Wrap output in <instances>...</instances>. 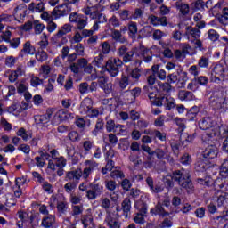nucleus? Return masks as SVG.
<instances>
[{
  "instance_id": "obj_1",
  "label": "nucleus",
  "mask_w": 228,
  "mask_h": 228,
  "mask_svg": "<svg viewBox=\"0 0 228 228\" xmlns=\"http://www.w3.org/2000/svg\"><path fill=\"white\" fill-rule=\"evenodd\" d=\"M174 183H177L178 186L183 190H193V181H191V174L188 169H176L171 174V180H166V186L167 188H174Z\"/></svg>"
},
{
  "instance_id": "obj_2",
  "label": "nucleus",
  "mask_w": 228,
  "mask_h": 228,
  "mask_svg": "<svg viewBox=\"0 0 228 228\" xmlns=\"http://www.w3.org/2000/svg\"><path fill=\"white\" fill-rule=\"evenodd\" d=\"M102 61H104V54L99 53V55L94 57L93 60L92 65L97 67L98 69H105V70L109 72L110 77H117L118 74L120 73L122 65H124L122 60L118 58L107 61L105 66L102 65Z\"/></svg>"
},
{
  "instance_id": "obj_3",
  "label": "nucleus",
  "mask_w": 228,
  "mask_h": 228,
  "mask_svg": "<svg viewBox=\"0 0 228 228\" xmlns=\"http://www.w3.org/2000/svg\"><path fill=\"white\" fill-rule=\"evenodd\" d=\"M198 126L201 131H208L210 129L211 132H207L202 135L201 140L204 143H209L215 136H216V130H215V126H216V121L213 120L211 117L201 118Z\"/></svg>"
},
{
  "instance_id": "obj_4",
  "label": "nucleus",
  "mask_w": 228,
  "mask_h": 228,
  "mask_svg": "<svg viewBox=\"0 0 228 228\" xmlns=\"http://www.w3.org/2000/svg\"><path fill=\"white\" fill-rule=\"evenodd\" d=\"M81 177H83V171H81V168L66 172L65 181H73L69 182L64 185L66 193H72V190H76V188H77V184H79Z\"/></svg>"
},
{
  "instance_id": "obj_5",
  "label": "nucleus",
  "mask_w": 228,
  "mask_h": 228,
  "mask_svg": "<svg viewBox=\"0 0 228 228\" xmlns=\"http://www.w3.org/2000/svg\"><path fill=\"white\" fill-rule=\"evenodd\" d=\"M212 76H215V83H220V81H224V79H225V77L228 76V66L216 64L212 70Z\"/></svg>"
},
{
  "instance_id": "obj_6",
  "label": "nucleus",
  "mask_w": 228,
  "mask_h": 228,
  "mask_svg": "<svg viewBox=\"0 0 228 228\" xmlns=\"http://www.w3.org/2000/svg\"><path fill=\"white\" fill-rule=\"evenodd\" d=\"M91 190L86 191V197L88 200H95L97 197H101L104 191V186H102L101 183H95L94 182L90 184Z\"/></svg>"
},
{
  "instance_id": "obj_7",
  "label": "nucleus",
  "mask_w": 228,
  "mask_h": 228,
  "mask_svg": "<svg viewBox=\"0 0 228 228\" xmlns=\"http://www.w3.org/2000/svg\"><path fill=\"white\" fill-rule=\"evenodd\" d=\"M70 12H72V7L70 6V4L66 3L55 7L52 11V15L56 19H60V17L69 15Z\"/></svg>"
},
{
  "instance_id": "obj_8",
  "label": "nucleus",
  "mask_w": 228,
  "mask_h": 228,
  "mask_svg": "<svg viewBox=\"0 0 228 228\" xmlns=\"http://www.w3.org/2000/svg\"><path fill=\"white\" fill-rule=\"evenodd\" d=\"M51 117H53V110L48 109L44 115L35 116V122L37 126H39V127H47L51 121Z\"/></svg>"
},
{
  "instance_id": "obj_9",
  "label": "nucleus",
  "mask_w": 228,
  "mask_h": 228,
  "mask_svg": "<svg viewBox=\"0 0 228 228\" xmlns=\"http://www.w3.org/2000/svg\"><path fill=\"white\" fill-rule=\"evenodd\" d=\"M201 156L205 161L210 163L211 159H215L218 156V149L215 146H208L202 151Z\"/></svg>"
},
{
  "instance_id": "obj_10",
  "label": "nucleus",
  "mask_w": 228,
  "mask_h": 228,
  "mask_svg": "<svg viewBox=\"0 0 228 228\" xmlns=\"http://www.w3.org/2000/svg\"><path fill=\"white\" fill-rule=\"evenodd\" d=\"M98 86L104 92L105 97H108L113 92V84L108 83V77H106L98 79Z\"/></svg>"
},
{
  "instance_id": "obj_11",
  "label": "nucleus",
  "mask_w": 228,
  "mask_h": 228,
  "mask_svg": "<svg viewBox=\"0 0 228 228\" xmlns=\"http://www.w3.org/2000/svg\"><path fill=\"white\" fill-rule=\"evenodd\" d=\"M141 151H142V158L146 161H154L156 159V150L153 151L149 145L142 144Z\"/></svg>"
},
{
  "instance_id": "obj_12",
  "label": "nucleus",
  "mask_w": 228,
  "mask_h": 228,
  "mask_svg": "<svg viewBox=\"0 0 228 228\" xmlns=\"http://www.w3.org/2000/svg\"><path fill=\"white\" fill-rule=\"evenodd\" d=\"M55 163L53 160H49L48 168L54 172L56 170V167L58 168H65L67 167V159L63 156H60L57 159H55Z\"/></svg>"
},
{
  "instance_id": "obj_13",
  "label": "nucleus",
  "mask_w": 228,
  "mask_h": 228,
  "mask_svg": "<svg viewBox=\"0 0 228 228\" xmlns=\"http://www.w3.org/2000/svg\"><path fill=\"white\" fill-rule=\"evenodd\" d=\"M161 106H164L165 110H167V111H170L171 110H174V108H175V99L164 94L163 96H161Z\"/></svg>"
},
{
  "instance_id": "obj_14",
  "label": "nucleus",
  "mask_w": 228,
  "mask_h": 228,
  "mask_svg": "<svg viewBox=\"0 0 228 228\" xmlns=\"http://www.w3.org/2000/svg\"><path fill=\"white\" fill-rule=\"evenodd\" d=\"M137 53L142 57L145 63H150V61H152V56L150 55L152 54V51H151V49L141 45L137 49Z\"/></svg>"
},
{
  "instance_id": "obj_15",
  "label": "nucleus",
  "mask_w": 228,
  "mask_h": 228,
  "mask_svg": "<svg viewBox=\"0 0 228 228\" xmlns=\"http://www.w3.org/2000/svg\"><path fill=\"white\" fill-rule=\"evenodd\" d=\"M72 31V25L66 23L61 29L52 37L53 42H58V38H61V37L67 35V33H70Z\"/></svg>"
},
{
  "instance_id": "obj_16",
  "label": "nucleus",
  "mask_w": 228,
  "mask_h": 228,
  "mask_svg": "<svg viewBox=\"0 0 228 228\" xmlns=\"http://www.w3.org/2000/svg\"><path fill=\"white\" fill-rule=\"evenodd\" d=\"M148 92V97L150 99V102L151 104V106H157L158 108L161 107V97H163L162 95L158 96V91H146Z\"/></svg>"
},
{
  "instance_id": "obj_17",
  "label": "nucleus",
  "mask_w": 228,
  "mask_h": 228,
  "mask_svg": "<svg viewBox=\"0 0 228 228\" xmlns=\"http://www.w3.org/2000/svg\"><path fill=\"white\" fill-rule=\"evenodd\" d=\"M149 19L152 24V26H167L168 25V20L166 16L158 17L154 14H151L149 16Z\"/></svg>"
},
{
  "instance_id": "obj_18",
  "label": "nucleus",
  "mask_w": 228,
  "mask_h": 228,
  "mask_svg": "<svg viewBox=\"0 0 228 228\" xmlns=\"http://www.w3.org/2000/svg\"><path fill=\"white\" fill-rule=\"evenodd\" d=\"M146 184L151 193H161L163 191V187L158 184L154 185V179L151 176L146 178Z\"/></svg>"
},
{
  "instance_id": "obj_19",
  "label": "nucleus",
  "mask_w": 228,
  "mask_h": 228,
  "mask_svg": "<svg viewBox=\"0 0 228 228\" xmlns=\"http://www.w3.org/2000/svg\"><path fill=\"white\" fill-rule=\"evenodd\" d=\"M134 208L139 211V214L147 215L149 205H147V202L143 200V196H142L139 200L135 201Z\"/></svg>"
},
{
  "instance_id": "obj_20",
  "label": "nucleus",
  "mask_w": 228,
  "mask_h": 228,
  "mask_svg": "<svg viewBox=\"0 0 228 228\" xmlns=\"http://www.w3.org/2000/svg\"><path fill=\"white\" fill-rule=\"evenodd\" d=\"M22 53H25V54H30L31 56H33V54L37 53V49L35 48V46L31 45V41H27L23 45V49L19 53V56L20 58H24V55L22 54Z\"/></svg>"
},
{
  "instance_id": "obj_21",
  "label": "nucleus",
  "mask_w": 228,
  "mask_h": 228,
  "mask_svg": "<svg viewBox=\"0 0 228 228\" xmlns=\"http://www.w3.org/2000/svg\"><path fill=\"white\" fill-rule=\"evenodd\" d=\"M104 224H106L109 228H120L122 225L118 219L111 216V215H108L105 217Z\"/></svg>"
},
{
  "instance_id": "obj_22",
  "label": "nucleus",
  "mask_w": 228,
  "mask_h": 228,
  "mask_svg": "<svg viewBox=\"0 0 228 228\" xmlns=\"http://www.w3.org/2000/svg\"><path fill=\"white\" fill-rule=\"evenodd\" d=\"M194 168L196 172H206V170L211 168V162H208L204 159H200L195 163Z\"/></svg>"
},
{
  "instance_id": "obj_23",
  "label": "nucleus",
  "mask_w": 228,
  "mask_h": 228,
  "mask_svg": "<svg viewBox=\"0 0 228 228\" xmlns=\"http://www.w3.org/2000/svg\"><path fill=\"white\" fill-rule=\"evenodd\" d=\"M84 110L86 112L87 118H95L99 117V110L93 109L92 105H86L85 102H82Z\"/></svg>"
},
{
  "instance_id": "obj_24",
  "label": "nucleus",
  "mask_w": 228,
  "mask_h": 228,
  "mask_svg": "<svg viewBox=\"0 0 228 228\" xmlns=\"http://www.w3.org/2000/svg\"><path fill=\"white\" fill-rule=\"evenodd\" d=\"M56 115L60 122H67L69 118H74V117H72V113L69 112L66 109L60 110Z\"/></svg>"
},
{
  "instance_id": "obj_25",
  "label": "nucleus",
  "mask_w": 228,
  "mask_h": 228,
  "mask_svg": "<svg viewBox=\"0 0 228 228\" xmlns=\"http://www.w3.org/2000/svg\"><path fill=\"white\" fill-rule=\"evenodd\" d=\"M227 177L228 176H218L214 181V188L215 190H224L225 188V184H227Z\"/></svg>"
},
{
  "instance_id": "obj_26",
  "label": "nucleus",
  "mask_w": 228,
  "mask_h": 228,
  "mask_svg": "<svg viewBox=\"0 0 228 228\" xmlns=\"http://www.w3.org/2000/svg\"><path fill=\"white\" fill-rule=\"evenodd\" d=\"M56 222V217L53 215H48L42 219L41 225L45 228H51L53 224Z\"/></svg>"
},
{
  "instance_id": "obj_27",
  "label": "nucleus",
  "mask_w": 228,
  "mask_h": 228,
  "mask_svg": "<svg viewBox=\"0 0 228 228\" xmlns=\"http://www.w3.org/2000/svg\"><path fill=\"white\" fill-rule=\"evenodd\" d=\"M216 204L218 208L228 209V193L221 194L217 197Z\"/></svg>"
},
{
  "instance_id": "obj_28",
  "label": "nucleus",
  "mask_w": 228,
  "mask_h": 228,
  "mask_svg": "<svg viewBox=\"0 0 228 228\" xmlns=\"http://www.w3.org/2000/svg\"><path fill=\"white\" fill-rule=\"evenodd\" d=\"M185 35L187 37H190V35H191V37L195 39L200 38V29L197 28H193L191 26H188V27H186Z\"/></svg>"
},
{
  "instance_id": "obj_29",
  "label": "nucleus",
  "mask_w": 228,
  "mask_h": 228,
  "mask_svg": "<svg viewBox=\"0 0 228 228\" xmlns=\"http://www.w3.org/2000/svg\"><path fill=\"white\" fill-rule=\"evenodd\" d=\"M219 175L220 177H228V159H224L220 166Z\"/></svg>"
},
{
  "instance_id": "obj_30",
  "label": "nucleus",
  "mask_w": 228,
  "mask_h": 228,
  "mask_svg": "<svg viewBox=\"0 0 228 228\" xmlns=\"http://www.w3.org/2000/svg\"><path fill=\"white\" fill-rule=\"evenodd\" d=\"M177 74H178V76H180L178 77V83H180V81H182L181 82V87L183 88V87L185 86L186 81H188V79H189L188 78V73L185 72V71H183V69H177Z\"/></svg>"
},
{
  "instance_id": "obj_31",
  "label": "nucleus",
  "mask_w": 228,
  "mask_h": 228,
  "mask_svg": "<svg viewBox=\"0 0 228 228\" xmlns=\"http://www.w3.org/2000/svg\"><path fill=\"white\" fill-rule=\"evenodd\" d=\"M183 136H184V140L182 141V145L183 147H188V145H190V143H193L195 137L197 136V134H183Z\"/></svg>"
},
{
  "instance_id": "obj_32",
  "label": "nucleus",
  "mask_w": 228,
  "mask_h": 228,
  "mask_svg": "<svg viewBox=\"0 0 228 228\" xmlns=\"http://www.w3.org/2000/svg\"><path fill=\"white\" fill-rule=\"evenodd\" d=\"M151 136H153L155 139L159 140V142H167V133L161 132L159 130L151 131Z\"/></svg>"
},
{
  "instance_id": "obj_33",
  "label": "nucleus",
  "mask_w": 228,
  "mask_h": 228,
  "mask_svg": "<svg viewBox=\"0 0 228 228\" xmlns=\"http://www.w3.org/2000/svg\"><path fill=\"white\" fill-rule=\"evenodd\" d=\"M34 54H36V60H37V61H39L40 63H44V61H47V59L49 58V55L44 50H38Z\"/></svg>"
},
{
  "instance_id": "obj_34",
  "label": "nucleus",
  "mask_w": 228,
  "mask_h": 228,
  "mask_svg": "<svg viewBox=\"0 0 228 228\" xmlns=\"http://www.w3.org/2000/svg\"><path fill=\"white\" fill-rule=\"evenodd\" d=\"M121 206H122L121 209L124 215L127 216V215H129V212L131 211V200L126 198L121 203Z\"/></svg>"
},
{
  "instance_id": "obj_35",
  "label": "nucleus",
  "mask_w": 228,
  "mask_h": 228,
  "mask_svg": "<svg viewBox=\"0 0 228 228\" xmlns=\"http://www.w3.org/2000/svg\"><path fill=\"white\" fill-rule=\"evenodd\" d=\"M158 83V86L159 87V90H161L162 92H165L166 94H170L171 90H172V85H170L169 82H160V81H157Z\"/></svg>"
},
{
  "instance_id": "obj_36",
  "label": "nucleus",
  "mask_w": 228,
  "mask_h": 228,
  "mask_svg": "<svg viewBox=\"0 0 228 228\" xmlns=\"http://www.w3.org/2000/svg\"><path fill=\"white\" fill-rule=\"evenodd\" d=\"M180 163L184 167L191 165V155L189 153H183L179 159Z\"/></svg>"
},
{
  "instance_id": "obj_37",
  "label": "nucleus",
  "mask_w": 228,
  "mask_h": 228,
  "mask_svg": "<svg viewBox=\"0 0 228 228\" xmlns=\"http://www.w3.org/2000/svg\"><path fill=\"white\" fill-rule=\"evenodd\" d=\"M191 95H193V93L190 91H180L178 93V97L181 101H191Z\"/></svg>"
},
{
  "instance_id": "obj_38",
  "label": "nucleus",
  "mask_w": 228,
  "mask_h": 228,
  "mask_svg": "<svg viewBox=\"0 0 228 228\" xmlns=\"http://www.w3.org/2000/svg\"><path fill=\"white\" fill-rule=\"evenodd\" d=\"M44 84V79H40L38 77H35V75H32L30 78V86L32 88H38L40 85Z\"/></svg>"
},
{
  "instance_id": "obj_39",
  "label": "nucleus",
  "mask_w": 228,
  "mask_h": 228,
  "mask_svg": "<svg viewBox=\"0 0 228 228\" xmlns=\"http://www.w3.org/2000/svg\"><path fill=\"white\" fill-rule=\"evenodd\" d=\"M133 12L129 10H123L119 12L120 19L123 20H133Z\"/></svg>"
},
{
  "instance_id": "obj_40",
  "label": "nucleus",
  "mask_w": 228,
  "mask_h": 228,
  "mask_svg": "<svg viewBox=\"0 0 228 228\" xmlns=\"http://www.w3.org/2000/svg\"><path fill=\"white\" fill-rule=\"evenodd\" d=\"M44 29H45V25H44V23H40L38 20H34V31L36 35H41Z\"/></svg>"
},
{
  "instance_id": "obj_41",
  "label": "nucleus",
  "mask_w": 228,
  "mask_h": 228,
  "mask_svg": "<svg viewBox=\"0 0 228 228\" xmlns=\"http://www.w3.org/2000/svg\"><path fill=\"white\" fill-rule=\"evenodd\" d=\"M141 194H142V191L140 189L132 188L129 190L128 197L129 199L135 200V199H138V197H140Z\"/></svg>"
},
{
  "instance_id": "obj_42",
  "label": "nucleus",
  "mask_w": 228,
  "mask_h": 228,
  "mask_svg": "<svg viewBox=\"0 0 228 228\" xmlns=\"http://www.w3.org/2000/svg\"><path fill=\"white\" fill-rule=\"evenodd\" d=\"M177 10H179L180 13L183 15H188L190 13V5L188 4H181L176 5Z\"/></svg>"
},
{
  "instance_id": "obj_43",
  "label": "nucleus",
  "mask_w": 228,
  "mask_h": 228,
  "mask_svg": "<svg viewBox=\"0 0 228 228\" xmlns=\"http://www.w3.org/2000/svg\"><path fill=\"white\" fill-rule=\"evenodd\" d=\"M128 31L130 37H134L138 33V25L134 21H130L128 24Z\"/></svg>"
},
{
  "instance_id": "obj_44",
  "label": "nucleus",
  "mask_w": 228,
  "mask_h": 228,
  "mask_svg": "<svg viewBox=\"0 0 228 228\" xmlns=\"http://www.w3.org/2000/svg\"><path fill=\"white\" fill-rule=\"evenodd\" d=\"M156 83V75H151L148 77V85L149 86H144L142 88V91L145 93L149 88L152 90V85Z\"/></svg>"
},
{
  "instance_id": "obj_45",
  "label": "nucleus",
  "mask_w": 228,
  "mask_h": 228,
  "mask_svg": "<svg viewBox=\"0 0 228 228\" xmlns=\"http://www.w3.org/2000/svg\"><path fill=\"white\" fill-rule=\"evenodd\" d=\"M102 129H104V121L98 119L95 124L94 129L93 130V134L94 136H97V134H99V131H102Z\"/></svg>"
},
{
  "instance_id": "obj_46",
  "label": "nucleus",
  "mask_w": 228,
  "mask_h": 228,
  "mask_svg": "<svg viewBox=\"0 0 228 228\" xmlns=\"http://www.w3.org/2000/svg\"><path fill=\"white\" fill-rule=\"evenodd\" d=\"M81 222L84 225V228H88L89 225L94 224V217H92V216L86 215L82 217Z\"/></svg>"
},
{
  "instance_id": "obj_47",
  "label": "nucleus",
  "mask_w": 228,
  "mask_h": 228,
  "mask_svg": "<svg viewBox=\"0 0 228 228\" xmlns=\"http://www.w3.org/2000/svg\"><path fill=\"white\" fill-rule=\"evenodd\" d=\"M134 56V51L131 50V51L126 52L125 53V55H123L121 58H122L124 63H129V62L133 61Z\"/></svg>"
},
{
  "instance_id": "obj_48",
  "label": "nucleus",
  "mask_w": 228,
  "mask_h": 228,
  "mask_svg": "<svg viewBox=\"0 0 228 228\" xmlns=\"http://www.w3.org/2000/svg\"><path fill=\"white\" fill-rule=\"evenodd\" d=\"M219 128V135L221 138H228V125H221L218 126Z\"/></svg>"
},
{
  "instance_id": "obj_49",
  "label": "nucleus",
  "mask_w": 228,
  "mask_h": 228,
  "mask_svg": "<svg viewBox=\"0 0 228 228\" xmlns=\"http://www.w3.org/2000/svg\"><path fill=\"white\" fill-rule=\"evenodd\" d=\"M167 83L170 85H174V83H179V74H177V69L175 73L167 75Z\"/></svg>"
},
{
  "instance_id": "obj_50",
  "label": "nucleus",
  "mask_w": 228,
  "mask_h": 228,
  "mask_svg": "<svg viewBox=\"0 0 228 228\" xmlns=\"http://www.w3.org/2000/svg\"><path fill=\"white\" fill-rule=\"evenodd\" d=\"M24 184H28V176H21L15 178V187L20 188V186H24Z\"/></svg>"
},
{
  "instance_id": "obj_51",
  "label": "nucleus",
  "mask_w": 228,
  "mask_h": 228,
  "mask_svg": "<svg viewBox=\"0 0 228 228\" xmlns=\"http://www.w3.org/2000/svg\"><path fill=\"white\" fill-rule=\"evenodd\" d=\"M133 182H131V180L125 178L122 180L121 182V188L125 191H129L133 186Z\"/></svg>"
},
{
  "instance_id": "obj_52",
  "label": "nucleus",
  "mask_w": 228,
  "mask_h": 228,
  "mask_svg": "<svg viewBox=\"0 0 228 228\" xmlns=\"http://www.w3.org/2000/svg\"><path fill=\"white\" fill-rule=\"evenodd\" d=\"M156 215H159V216H168V212L165 211V208L161 204H158L155 207Z\"/></svg>"
},
{
  "instance_id": "obj_53",
  "label": "nucleus",
  "mask_w": 228,
  "mask_h": 228,
  "mask_svg": "<svg viewBox=\"0 0 228 228\" xmlns=\"http://www.w3.org/2000/svg\"><path fill=\"white\" fill-rule=\"evenodd\" d=\"M107 133H117V130L115 129V120L110 119L106 122L105 125Z\"/></svg>"
},
{
  "instance_id": "obj_54",
  "label": "nucleus",
  "mask_w": 228,
  "mask_h": 228,
  "mask_svg": "<svg viewBox=\"0 0 228 228\" xmlns=\"http://www.w3.org/2000/svg\"><path fill=\"white\" fill-rule=\"evenodd\" d=\"M200 69H208L209 67V58L202 56L198 62Z\"/></svg>"
},
{
  "instance_id": "obj_55",
  "label": "nucleus",
  "mask_w": 228,
  "mask_h": 228,
  "mask_svg": "<svg viewBox=\"0 0 228 228\" xmlns=\"http://www.w3.org/2000/svg\"><path fill=\"white\" fill-rule=\"evenodd\" d=\"M134 222L138 225H143V224H145V214L137 213L136 216L134 217Z\"/></svg>"
},
{
  "instance_id": "obj_56",
  "label": "nucleus",
  "mask_w": 228,
  "mask_h": 228,
  "mask_svg": "<svg viewBox=\"0 0 228 228\" xmlns=\"http://www.w3.org/2000/svg\"><path fill=\"white\" fill-rule=\"evenodd\" d=\"M194 83H196V85H200V86H205V85L209 83V79L208 77L200 76L198 78H194Z\"/></svg>"
},
{
  "instance_id": "obj_57",
  "label": "nucleus",
  "mask_w": 228,
  "mask_h": 228,
  "mask_svg": "<svg viewBox=\"0 0 228 228\" xmlns=\"http://www.w3.org/2000/svg\"><path fill=\"white\" fill-rule=\"evenodd\" d=\"M17 60H19V58H15L12 55L6 57L5 59L6 67H9L10 69H12V67H15V63L17 62Z\"/></svg>"
},
{
  "instance_id": "obj_58",
  "label": "nucleus",
  "mask_w": 228,
  "mask_h": 228,
  "mask_svg": "<svg viewBox=\"0 0 228 228\" xmlns=\"http://www.w3.org/2000/svg\"><path fill=\"white\" fill-rule=\"evenodd\" d=\"M208 38L212 42H216L220 38V34L215 29L208 30Z\"/></svg>"
},
{
  "instance_id": "obj_59",
  "label": "nucleus",
  "mask_w": 228,
  "mask_h": 228,
  "mask_svg": "<svg viewBox=\"0 0 228 228\" xmlns=\"http://www.w3.org/2000/svg\"><path fill=\"white\" fill-rule=\"evenodd\" d=\"M42 188H43L44 191L48 193V195H51L54 192V189L53 188V185L51 183H49V182H47V181H45L43 183Z\"/></svg>"
},
{
  "instance_id": "obj_60",
  "label": "nucleus",
  "mask_w": 228,
  "mask_h": 228,
  "mask_svg": "<svg viewBox=\"0 0 228 228\" xmlns=\"http://www.w3.org/2000/svg\"><path fill=\"white\" fill-rule=\"evenodd\" d=\"M215 220L219 222V224H225V222L228 220V210L224 211L221 216H216Z\"/></svg>"
},
{
  "instance_id": "obj_61",
  "label": "nucleus",
  "mask_w": 228,
  "mask_h": 228,
  "mask_svg": "<svg viewBox=\"0 0 228 228\" xmlns=\"http://www.w3.org/2000/svg\"><path fill=\"white\" fill-rule=\"evenodd\" d=\"M110 177L112 179H124V177H126V175H124V172L120 170H114L110 172Z\"/></svg>"
},
{
  "instance_id": "obj_62",
  "label": "nucleus",
  "mask_w": 228,
  "mask_h": 228,
  "mask_svg": "<svg viewBox=\"0 0 228 228\" xmlns=\"http://www.w3.org/2000/svg\"><path fill=\"white\" fill-rule=\"evenodd\" d=\"M68 137L69 138L70 142H79V140H81V135H79V133L76 131L69 132Z\"/></svg>"
},
{
  "instance_id": "obj_63",
  "label": "nucleus",
  "mask_w": 228,
  "mask_h": 228,
  "mask_svg": "<svg viewBox=\"0 0 228 228\" xmlns=\"http://www.w3.org/2000/svg\"><path fill=\"white\" fill-rule=\"evenodd\" d=\"M195 215L197 218H204L206 216V208L204 207H200L195 210Z\"/></svg>"
},
{
  "instance_id": "obj_64",
  "label": "nucleus",
  "mask_w": 228,
  "mask_h": 228,
  "mask_svg": "<svg viewBox=\"0 0 228 228\" xmlns=\"http://www.w3.org/2000/svg\"><path fill=\"white\" fill-rule=\"evenodd\" d=\"M77 29H79L80 31L82 29H85V28H86V25L88 24V22L86 21V20L80 18L78 19V20H77Z\"/></svg>"
}]
</instances>
